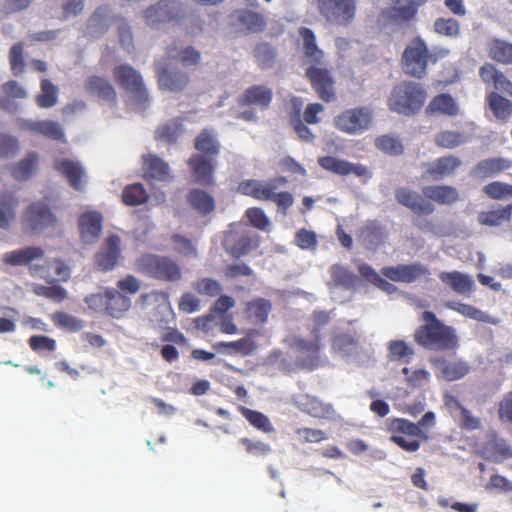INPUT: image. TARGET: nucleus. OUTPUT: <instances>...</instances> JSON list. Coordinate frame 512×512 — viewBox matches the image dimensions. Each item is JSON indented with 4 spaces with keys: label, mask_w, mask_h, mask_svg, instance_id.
<instances>
[{
    "label": "nucleus",
    "mask_w": 512,
    "mask_h": 512,
    "mask_svg": "<svg viewBox=\"0 0 512 512\" xmlns=\"http://www.w3.org/2000/svg\"><path fill=\"white\" fill-rule=\"evenodd\" d=\"M421 324L414 332V341L429 351H454L459 348V336L454 327L437 318L434 312L424 311Z\"/></svg>",
    "instance_id": "obj_1"
},
{
    "label": "nucleus",
    "mask_w": 512,
    "mask_h": 512,
    "mask_svg": "<svg viewBox=\"0 0 512 512\" xmlns=\"http://www.w3.org/2000/svg\"><path fill=\"white\" fill-rule=\"evenodd\" d=\"M387 431L390 434L391 442L406 452L418 451L421 442L429 438L419 425L404 418L389 419Z\"/></svg>",
    "instance_id": "obj_2"
},
{
    "label": "nucleus",
    "mask_w": 512,
    "mask_h": 512,
    "mask_svg": "<svg viewBox=\"0 0 512 512\" xmlns=\"http://www.w3.org/2000/svg\"><path fill=\"white\" fill-rule=\"evenodd\" d=\"M190 13L188 4L175 0H158L143 13L146 24L152 29H159L167 22L183 21Z\"/></svg>",
    "instance_id": "obj_3"
},
{
    "label": "nucleus",
    "mask_w": 512,
    "mask_h": 512,
    "mask_svg": "<svg viewBox=\"0 0 512 512\" xmlns=\"http://www.w3.org/2000/svg\"><path fill=\"white\" fill-rule=\"evenodd\" d=\"M426 99V93L420 83H401L393 89L389 105L393 111L409 115L419 110Z\"/></svg>",
    "instance_id": "obj_4"
},
{
    "label": "nucleus",
    "mask_w": 512,
    "mask_h": 512,
    "mask_svg": "<svg viewBox=\"0 0 512 512\" xmlns=\"http://www.w3.org/2000/svg\"><path fill=\"white\" fill-rule=\"evenodd\" d=\"M426 2L427 0H409L407 3L387 8L379 16V24L387 33H396L407 26L418 8Z\"/></svg>",
    "instance_id": "obj_5"
},
{
    "label": "nucleus",
    "mask_w": 512,
    "mask_h": 512,
    "mask_svg": "<svg viewBox=\"0 0 512 512\" xmlns=\"http://www.w3.org/2000/svg\"><path fill=\"white\" fill-rule=\"evenodd\" d=\"M288 345L298 354L295 361L297 367L312 371L320 366L323 345L319 335H315L313 340L293 336L288 340Z\"/></svg>",
    "instance_id": "obj_6"
},
{
    "label": "nucleus",
    "mask_w": 512,
    "mask_h": 512,
    "mask_svg": "<svg viewBox=\"0 0 512 512\" xmlns=\"http://www.w3.org/2000/svg\"><path fill=\"white\" fill-rule=\"evenodd\" d=\"M357 0H318L320 14L333 25L346 27L356 15Z\"/></svg>",
    "instance_id": "obj_7"
},
{
    "label": "nucleus",
    "mask_w": 512,
    "mask_h": 512,
    "mask_svg": "<svg viewBox=\"0 0 512 512\" xmlns=\"http://www.w3.org/2000/svg\"><path fill=\"white\" fill-rule=\"evenodd\" d=\"M38 258H5V263L9 265H30L31 273L34 277L44 279L48 283L55 281H67L70 277V268L62 259L55 258L46 266L34 267L32 262Z\"/></svg>",
    "instance_id": "obj_8"
},
{
    "label": "nucleus",
    "mask_w": 512,
    "mask_h": 512,
    "mask_svg": "<svg viewBox=\"0 0 512 512\" xmlns=\"http://www.w3.org/2000/svg\"><path fill=\"white\" fill-rule=\"evenodd\" d=\"M55 222V215L50 207L42 201L32 202L22 214V227L24 231L32 234L41 233Z\"/></svg>",
    "instance_id": "obj_9"
},
{
    "label": "nucleus",
    "mask_w": 512,
    "mask_h": 512,
    "mask_svg": "<svg viewBox=\"0 0 512 512\" xmlns=\"http://www.w3.org/2000/svg\"><path fill=\"white\" fill-rule=\"evenodd\" d=\"M114 75L119 85L130 94L131 98L138 105L144 106L148 101V92L138 71L124 64L115 68Z\"/></svg>",
    "instance_id": "obj_10"
},
{
    "label": "nucleus",
    "mask_w": 512,
    "mask_h": 512,
    "mask_svg": "<svg viewBox=\"0 0 512 512\" xmlns=\"http://www.w3.org/2000/svg\"><path fill=\"white\" fill-rule=\"evenodd\" d=\"M372 111L367 107L349 109L335 118V126L348 134H362L370 128Z\"/></svg>",
    "instance_id": "obj_11"
},
{
    "label": "nucleus",
    "mask_w": 512,
    "mask_h": 512,
    "mask_svg": "<svg viewBox=\"0 0 512 512\" xmlns=\"http://www.w3.org/2000/svg\"><path fill=\"white\" fill-rule=\"evenodd\" d=\"M138 270L152 278L176 281L181 277L179 266L171 258H141Z\"/></svg>",
    "instance_id": "obj_12"
},
{
    "label": "nucleus",
    "mask_w": 512,
    "mask_h": 512,
    "mask_svg": "<svg viewBox=\"0 0 512 512\" xmlns=\"http://www.w3.org/2000/svg\"><path fill=\"white\" fill-rule=\"evenodd\" d=\"M428 59V49L424 41H413L403 53L404 70L407 74L422 77L425 74Z\"/></svg>",
    "instance_id": "obj_13"
},
{
    "label": "nucleus",
    "mask_w": 512,
    "mask_h": 512,
    "mask_svg": "<svg viewBox=\"0 0 512 512\" xmlns=\"http://www.w3.org/2000/svg\"><path fill=\"white\" fill-rule=\"evenodd\" d=\"M292 402L297 409L313 418L329 420L334 418L336 414L332 404L325 403L309 394H296L293 396Z\"/></svg>",
    "instance_id": "obj_14"
},
{
    "label": "nucleus",
    "mask_w": 512,
    "mask_h": 512,
    "mask_svg": "<svg viewBox=\"0 0 512 512\" xmlns=\"http://www.w3.org/2000/svg\"><path fill=\"white\" fill-rule=\"evenodd\" d=\"M381 273L394 282L412 283L429 275V270L422 264H400L384 267Z\"/></svg>",
    "instance_id": "obj_15"
},
{
    "label": "nucleus",
    "mask_w": 512,
    "mask_h": 512,
    "mask_svg": "<svg viewBox=\"0 0 512 512\" xmlns=\"http://www.w3.org/2000/svg\"><path fill=\"white\" fill-rule=\"evenodd\" d=\"M229 25L235 27L236 31L252 34L262 32L266 27V21L258 12L237 10L229 16Z\"/></svg>",
    "instance_id": "obj_16"
},
{
    "label": "nucleus",
    "mask_w": 512,
    "mask_h": 512,
    "mask_svg": "<svg viewBox=\"0 0 512 512\" xmlns=\"http://www.w3.org/2000/svg\"><path fill=\"white\" fill-rule=\"evenodd\" d=\"M114 21L115 15L112 9L107 5L99 6L89 17L84 34L92 38H100L109 30Z\"/></svg>",
    "instance_id": "obj_17"
},
{
    "label": "nucleus",
    "mask_w": 512,
    "mask_h": 512,
    "mask_svg": "<svg viewBox=\"0 0 512 512\" xmlns=\"http://www.w3.org/2000/svg\"><path fill=\"white\" fill-rule=\"evenodd\" d=\"M430 362L438 370L437 377L449 382L465 377L470 371L469 364L462 359L450 361L444 357H435Z\"/></svg>",
    "instance_id": "obj_18"
},
{
    "label": "nucleus",
    "mask_w": 512,
    "mask_h": 512,
    "mask_svg": "<svg viewBox=\"0 0 512 512\" xmlns=\"http://www.w3.org/2000/svg\"><path fill=\"white\" fill-rule=\"evenodd\" d=\"M319 165L328 171L339 175L354 174L359 178L368 179L372 174L369 169L361 164L350 163L332 156H326L319 159Z\"/></svg>",
    "instance_id": "obj_19"
},
{
    "label": "nucleus",
    "mask_w": 512,
    "mask_h": 512,
    "mask_svg": "<svg viewBox=\"0 0 512 512\" xmlns=\"http://www.w3.org/2000/svg\"><path fill=\"white\" fill-rule=\"evenodd\" d=\"M103 217L99 212L87 211L79 217L78 226L83 243L94 244L103 229Z\"/></svg>",
    "instance_id": "obj_20"
},
{
    "label": "nucleus",
    "mask_w": 512,
    "mask_h": 512,
    "mask_svg": "<svg viewBox=\"0 0 512 512\" xmlns=\"http://www.w3.org/2000/svg\"><path fill=\"white\" fill-rule=\"evenodd\" d=\"M157 75L161 89L180 91L188 84V76L170 64H157Z\"/></svg>",
    "instance_id": "obj_21"
},
{
    "label": "nucleus",
    "mask_w": 512,
    "mask_h": 512,
    "mask_svg": "<svg viewBox=\"0 0 512 512\" xmlns=\"http://www.w3.org/2000/svg\"><path fill=\"white\" fill-rule=\"evenodd\" d=\"M20 200L16 189H4L0 192V228L8 230L16 219Z\"/></svg>",
    "instance_id": "obj_22"
},
{
    "label": "nucleus",
    "mask_w": 512,
    "mask_h": 512,
    "mask_svg": "<svg viewBox=\"0 0 512 512\" xmlns=\"http://www.w3.org/2000/svg\"><path fill=\"white\" fill-rule=\"evenodd\" d=\"M396 200L414 213L417 214H431L434 211V206L423 200L421 195L411 189L401 187L395 191Z\"/></svg>",
    "instance_id": "obj_23"
},
{
    "label": "nucleus",
    "mask_w": 512,
    "mask_h": 512,
    "mask_svg": "<svg viewBox=\"0 0 512 512\" xmlns=\"http://www.w3.org/2000/svg\"><path fill=\"white\" fill-rule=\"evenodd\" d=\"M55 168L67 178L74 189L82 190L86 179V172L79 162L61 158L55 161Z\"/></svg>",
    "instance_id": "obj_24"
},
{
    "label": "nucleus",
    "mask_w": 512,
    "mask_h": 512,
    "mask_svg": "<svg viewBox=\"0 0 512 512\" xmlns=\"http://www.w3.org/2000/svg\"><path fill=\"white\" fill-rule=\"evenodd\" d=\"M314 89L318 93L319 97L324 101H330L333 94V82L329 75L328 70L310 66L306 71Z\"/></svg>",
    "instance_id": "obj_25"
},
{
    "label": "nucleus",
    "mask_w": 512,
    "mask_h": 512,
    "mask_svg": "<svg viewBox=\"0 0 512 512\" xmlns=\"http://www.w3.org/2000/svg\"><path fill=\"white\" fill-rule=\"evenodd\" d=\"M460 164V160L454 156L439 158L438 160L425 165L423 177L426 179L433 178L435 180L442 179L451 175L460 166Z\"/></svg>",
    "instance_id": "obj_26"
},
{
    "label": "nucleus",
    "mask_w": 512,
    "mask_h": 512,
    "mask_svg": "<svg viewBox=\"0 0 512 512\" xmlns=\"http://www.w3.org/2000/svg\"><path fill=\"white\" fill-rule=\"evenodd\" d=\"M439 279L459 295L469 296L474 290V281L471 276L459 271L441 272Z\"/></svg>",
    "instance_id": "obj_27"
},
{
    "label": "nucleus",
    "mask_w": 512,
    "mask_h": 512,
    "mask_svg": "<svg viewBox=\"0 0 512 512\" xmlns=\"http://www.w3.org/2000/svg\"><path fill=\"white\" fill-rule=\"evenodd\" d=\"M146 177L150 181L169 182L172 179L169 165L156 155L143 157Z\"/></svg>",
    "instance_id": "obj_28"
},
{
    "label": "nucleus",
    "mask_w": 512,
    "mask_h": 512,
    "mask_svg": "<svg viewBox=\"0 0 512 512\" xmlns=\"http://www.w3.org/2000/svg\"><path fill=\"white\" fill-rule=\"evenodd\" d=\"M193 180L201 185H209L213 180V165L211 159L199 154L189 159Z\"/></svg>",
    "instance_id": "obj_29"
},
{
    "label": "nucleus",
    "mask_w": 512,
    "mask_h": 512,
    "mask_svg": "<svg viewBox=\"0 0 512 512\" xmlns=\"http://www.w3.org/2000/svg\"><path fill=\"white\" fill-rule=\"evenodd\" d=\"M272 100V91L265 86H252L242 94L238 103L240 106L254 105L266 109Z\"/></svg>",
    "instance_id": "obj_30"
},
{
    "label": "nucleus",
    "mask_w": 512,
    "mask_h": 512,
    "mask_svg": "<svg viewBox=\"0 0 512 512\" xmlns=\"http://www.w3.org/2000/svg\"><path fill=\"white\" fill-rule=\"evenodd\" d=\"M107 293L106 315L122 318L131 308V299L114 288H107Z\"/></svg>",
    "instance_id": "obj_31"
},
{
    "label": "nucleus",
    "mask_w": 512,
    "mask_h": 512,
    "mask_svg": "<svg viewBox=\"0 0 512 512\" xmlns=\"http://www.w3.org/2000/svg\"><path fill=\"white\" fill-rule=\"evenodd\" d=\"M272 310V304L264 298H257L248 302L246 314L248 319L254 324L263 325L268 321V316Z\"/></svg>",
    "instance_id": "obj_32"
},
{
    "label": "nucleus",
    "mask_w": 512,
    "mask_h": 512,
    "mask_svg": "<svg viewBox=\"0 0 512 512\" xmlns=\"http://www.w3.org/2000/svg\"><path fill=\"white\" fill-rule=\"evenodd\" d=\"M86 88L91 94L108 103H113L116 100V92L112 84L102 77H90L87 80Z\"/></svg>",
    "instance_id": "obj_33"
},
{
    "label": "nucleus",
    "mask_w": 512,
    "mask_h": 512,
    "mask_svg": "<svg viewBox=\"0 0 512 512\" xmlns=\"http://www.w3.org/2000/svg\"><path fill=\"white\" fill-rule=\"evenodd\" d=\"M38 163V153L34 151L29 152L26 157L12 167L11 174L18 181H26L33 176Z\"/></svg>",
    "instance_id": "obj_34"
},
{
    "label": "nucleus",
    "mask_w": 512,
    "mask_h": 512,
    "mask_svg": "<svg viewBox=\"0 0 512 512\" xmlns=\"http://www.w3.org/2000/svg\"><path fill=\"white\" fill-rule=\"evenodd\" d=\"M286 183L284 177H279L270 180L269 186V197L265 198V201H273L277 207L283 211H286L294 203V197L289 192H276V190Z\"/></svg>",
    "instance_id": "obj_35"
},
{
    "label": "nucleus",
    "mask_w": 512,
    "mask_h": 512,
    "mask_svg": "<svg viewBox=\"0 0 512 512\" xmlns=\"http://www.w3.org/2000/svg\"><path fill=\"white\" fill-rule=\"evenodd\" d=\"M357 338L349 333H338L333 336L331 347L334 353L343 357L351 356L358 349Z\"/></svg>",
    "instance_id": "obj_36"
},
{
    "label": "nucleus",
    "mask_w": 512,
    "mask_h": 512,
    "mask_svg": "<svg viewBox=\"0 0 512 512\" xmlns=\"http://www.w3.org/2000/svg\"><path fill=\"white\" fill-rule=\"evenodd\" d=\"M508 161L502 158L485 159L477 164L472 175L476 178H489L509 167Z\"/></svg>",
    "instance_id": "obj_37"
},
{
    "label": "nucleus",
    "mask_w": 512,
    "mask_h": 512,
    "mask_svg": "<svg viewBox=\"0 0 512 512\" xmlns=\"http://www.w3.org/2000/svg\"><path fill=\"white\" fill-rule=\"evenodd\" d=\"M269 186H270V180L269 181H260L255 179H249L242 181L238 185V192L247 195L252 196L258 200L265 201V198L269 197Z\"/></svg>",
    "instance_id": "obj_38"
},
{
    "label": "nucleus",
    "mask_w": 512,
    "mask_h": 512,
    "mask_svg": "<svg viewBox=\"0 0 512 512\" xmlns=\"http://www.w3.org/2000/svg\"><path fill=\"white\" fill-rule=\"evenodd\" d=\"M5 97L1 100V106L9 112H16L18 106L13 103V99H24L27 97V91L16 81H9L2 86Z\"/></svg>",
    "instance_id": "obj_39"
},
{
    "label": "nucleus",
    "mask_w": 512,
    "mask_h": 512,
    "mask_svg": "<svg viewBox=\"0 0 512 512\" xmlns=\"http://www.w3.org/2000/svg\"><path fill=\"white\" fill-rule=\"evenodd\" d=\"M480 76L486 83L493 82L496 90L512 94L510 90L512 87L511 82L503 73L496 70L492 65L482 66L480 68Z\"/></svg>",
    "instance_id": "obj_40"
},
{
    "label": "nucleus",
    "mask_w": 512,
    "mask_h": 512,
    "mask_svg": "<svg viewBox=\"0 0 512 512\" xmlns=\"http://www.w3.org/2000/svg\"><path fill=\"white\" fill-rule=\"evenodd\" d=\"M423 194L440 204H451L458 199V192L451 186H426Z\"/></svg>",
    "instance_id": "obj_41"
},
{
    "label": "nucleus",
    "mask_w": 512,
    "mask_h": 512,
    "mask_svg": "<svg viewBox=\"0 0 512 512\" xmlns=\"http://www.w3.org/2000/svg\"><path fill=\"white\" fill-rule=\"evenodd\" d=\"M213 348L218 352L227 351L230 354L240 353L242 355H249L255 350L256 345L250 338H241L231 342H217L213 344Z\"/></svg>",
    "instance_id": "obj_42"
},
{
    "label": "nucleus",
    "mask_w": 512,
    "mask_h": 512,
    "mask_svg": "<svg viewBox=\"0 0 512 512\" xmlns=\"http://www.w3.org/2000/svg\"><path fill=\"white\" fill-rule=\"evenodd\" d=\"M195 148L209 156H216L220 151V143L212 130L204 129L195 139Z\"/></svg>",
    "instance_id": "obj_43"
},
{
    "label": "nucleus",
    "mask_w": 512,
    "mask_h": 512,
    "mask_svg": "<svg viewBox=\"0 0 512 512\" xmlns=\"http://www.w3.org/2000/svg\"><path fill=\"white\" fill-rule=\"evenodd\" d=\"M299 35L303 40V47L306 57L312 61L319 63L323 57V52L316 44V37L310 28L302 27L299 30Z\"/></svg>",
    "instance_id": "obj_44"
},
{
    "label": "nucleus",
    "mask_w": 512,
    "mask_h": 512,
    "mask_svg": "<svg viewBox=\"0 0 512 512\" xmlns=\"http://www.w3.org/2000/svg\"><path fill=\"white\" fill-rule=\"evenodd\" d=\"M190 205L200 213L207 214L214 210L215 202L213 197L201 189H194L188 195Z\"/></svg>",
    "instance_id": "obj_45"
},
{
    "label": "nucleus",
    "mask_w": 512,
    "mask_h": 512,
    "mask_svg": "<svg viewBox=\"0 0 512 512\" xmlns=\"http://www.w3.org/2000/svg\"><path fill=\"white\" fill-rule=\"evenodd\" d=\"M331 277L336 286L349 290L356 288L359 283V278L356 274L340 265L332 266Z\"/></svg>",
    "instance_id": "obj_46"
},
{
    "label": "nucleus",
    "mask_w": 512,
    "mask_h": 512,
    "mask_svg": "<svg viewBox=\"0 0 512 512\" xmlns=\"http://www.w3.org/2000/svg\"><path fill=\"white\" fill-rule=\"evenodd\" d=\"M444 305L446 308L453 310L466 318H470L479 322L489 321V316L473 305L456 301H448Z\"/></svg>",
    "instance_id": "obj_47"
},
{
    "label": "nucleus",
    "mask_w": 512,
    "mask_h": 512,
    "mask_svg": "<svg viewBox=\"0 0 512 512\" xmlns=\"http://www.w3.org/2000/svg\"><path fill=\"white\" fill-rule=\"evenodd\" d=\"M428 110L432 113H440L454 116L458 113V107L454 99L448 94L436 96L429 104Z\"/></svg>",
    "instance_id": "obj_48"
},
{
    "label": "nucleus",
    "mask_w": 512,
    "mask_h": 512,
    "mask_svg": "<svg viewBox=\"0 0 512 512\" xmlns=\"http://www.w3.org/2000/svg\"><path fill=\"white\" fill-rule=\"evenodd\" d=\"M36 101L41 108H51L57 104L58 88L51 81L43 79L41 81V92L37 95Z\"/></svg>",
    "instance_id": "obj_49"
},
{
    "label": "nucleus",
    "mask_w": 512,
    "mask_h": 512,
    "mask_svg": "<svg viewBox=\"0 0 512 512\" xmlns=\"http://www.w3.org/2000/svg\"><path fill=\"white\" fill-rule=\"evenodd\" d=\"M254 56L261 68L269 69L273 67L275 63L277 52L271 44L261 42L255 46Z\"/></svg>",
    "instance_id": "obj_50"
},
{
    "label": "nucleus",
    "mask_w": 512,
    "mask_h": 512,
    "mask_svg": "<svg viewBox=\"0 0 512 512\" xmlns=\"http://www.w3.org/2000/svg\"><path fill=\"white\" fill-rule=\"evenodd\" d=\"M51 320L53 324L68 332H77L83 328V321L63 311H57L52 314Z\"/></svg>",
    "instance_id": "obj_51"
},
{
    "label": "nucleus",
    "mask_w": 512,
    "mask_h": 512,
    "mask_svg": "<svg viewBox=\"0 0 512 512\" xmlns=\"http://www.w3.org/2000/svg\"><path fill=\"white\" fill-rule=\"evenodd\" d=\"M240 411L247 421L258 430L265 433L274 431L273 425L265 414L246 407H240Z\"/></svg>",
    "instance_id": "obj_52"
},
{
    "label": "nucleus",
    "mask_w": 512,
    "mask_h": 512,
    "mask_svg": "<svg viewBox=\"0 0 512 512\" xmlns=\"http://www.w3.org/2000/svg\"><path fill=\"white\" fill-rule=\"evenodd\" d=\"M359 272L363 278H365L368 282L378 287L379 289L392 293L396 290L395 286L388 282L386 279L381 277L372 267L369 265H361L359 268Z\"/></svg>",
    "instance_id": "obj_53"
},
{
    "label": "nucleus",
    "mask_w": 512,
    "mask_h": 512,
    "mask_svg": "<svg viewBox=\"0 0 512 512\" xmlns=\"http://www.w3.org/2000/svg\"><path fill=\"white\" fill-rule=\"evenodd\" d=\"M389 359L391 361L408 362L414 350L403 340H393L389 343Z\"/></svg>",
    "instance_id": "obj_54"
},
{
    "label": "nucleus",
    "mask_w": 512,
    "mask_h": 512,
    "mask_svg": "<svg viewBox=\"0 0 512 512\" xmlns=\"http://www.w3.org/2000/svg\"><path fill=\"white\" fill-rule=\"evenodd\" d=\"M512 209L511 205H508L504 209L501 210H492L488 212H482L478 216V220L481 224L487 226H498L509 219L510 210Z\"/></svg>",
    "instance_id": "obj_55"
},
{
    "label": "nucleus",
    "mask_w": 512,
    "mask_h": 512,
    "mask_svg": "<svg viewBox=\"0 0 512 512\" xmlns=\"http://www.w3.org/2000/svg\"><path fill=\"white\" fill-rule=\"evenodd\" d=\"M122 198L127 205H140L148 199V194L142 184L135 183L125 188Z\"/></svg>",
    "instance_id": "obj_56"
},
{
    "label": "nucleus",
    "mask_w": 512,
    "mask_h": 512,
    "mask_svg": "<svg viewBox=\"0 0 512 512\" xmlns=\"http://www.w3.org/2000/svg\"><path fill=\"white\" fill-rule=\"evenodd\" d=\"M489 105L494 115L499 120H506L511 113V107L509 100L503 98L497 93H491L489 95Z\"/></svg>",
    "instance_id": "obj_57"
},
{
    "label": "nucleus",
    "mask_w": 512,
    "mask_h": 512,
    "mask_svg": "<svg viewBox=\"0 0 512 512\" xmlns=\"http://www.w3.org/2000/svg\"><path fill=\"white\" fill-rule=\"evenodd\" d=\"M434 30L437 34L446 37H457L460 35L459 22L453 18H438L434 22Z\"/></svg>",
    "instance_id": "obj_58"
},
{
    "label": "nucleus",
    "mask_w": 512,
    "mask_h": 512,
    "mask_svg": "<svg viewBox=\"0 0 512 512\" xmlns=\"http://www.w3.org/2000/svg\"><path fill=\"white\" fill-rule=\"evenodd\" d=\"M239 442L245 448V451L254 457H266L272 452L271 446L260 440L245 437L241 438Z\"/></svg>",
    "instance_id": "obj_59"
},
{
    "label": "nucleus",
    "mask_w": 512,
    "mask_h": 512,
    "mask_svg": "<svg viewBox=\"0 0 512 512\" xmlns=\"http://www.w3.org/2000/svg\"><path fill=\"white\" fill-rule=\"evenodd\" d=\"M34 293L38 296L45 297L55 302H62L67 298V291L58 285H36L34 287Z\"/></svg>",
    "instance_id": "obj_60"
},
{
    "label": "nucleus",
    "mask_w": 512,
    "mask_h": 512,
    "mask_svg": "<svg viewBox=\"0 0 512 512\" xmlns=\"http://www.w3.org/2000/svg\"><path fill=\"white\" fill-rule=\"evenodd\" d=\"M376 147L384 153L399 155L403 151V146L397 137L392 135H383L376 139Z\"/></svg>",
    "instance_id": "obj_61"
},
{
    "label": "nucleus",
    "mask_w": 512,
    "mask_h": 512,
    "mask_svg": "<svg viewBox=\"0 0 512 512\" xmlns=\"http://www.w3.org/2000/svg\"><path fill=\"white\" fill-rule=\"evenodd\" d=\"M437 145L452 149L466 143V137L454 131H444L436 137Z\"/></svg>",
    "instance_id": "obj_62"
},
{
    "label": "nucleus",
    "mask_w": 512,
    "mask_h": 512,
    "mask_svg": "<svg viewBox=\"0 0 512 512\" xmlns=\"http://www.w3.org/2000/svg\"><path fill=\"white\" fill-rule=\"evenodd\" d=\"M168 57L170 59H179L185 66H192L199 62L200 53L193 47H186L179 51L169 50Z\"/></svg>",
    "instance_id": "obj_63"
},
{
    "label": "nucleus",
    "mask_w": 512,
    "mask_h": 512,
    "mask_svg": "<svg viewBox=\"0 0 512 512\" xmlns=\"http://www.w3.org/2000/svg\"><path fill=\"white\" fill-rule=\"evenodd\" d=\"M491 57L502 63H510L512 61V45L506 42L495 40L490 49Z\"/></svg>",
    "instance_id": "obj_64"
}]
</instances>
